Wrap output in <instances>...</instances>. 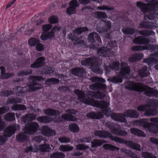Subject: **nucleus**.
<instances>
[{
	"label": "nucleus",
	"instance_id": "nucleus-1",
	"mask_svg": "<svg viewBox=\"0 0 158 158\" xmlns=\"http://www.w3.org/2000/svg\"><path fill=\"white\" fill-rule=\"evenodd\" d=\"M94 135L100 138H110L111 140L120 143H124L129 148L140 151L141 146L132 141L124 140L118 137L112 135L109 132L106 131L98 130L94 132Z\"/></svg>",
	"mask_w": 158,
	"mask_h": 158
},
{
	"label": "nucleus",
	"instance_id": "nucleus-2",
	"mask_svg": "<svg viewBox=\"0 0 158 158\" xmlns=\"http://www.w3.org/2000/svg\"><path fill=\"white\" fill-rule=\"evenodd\" d=\"M136 6L143 13L149 12L147 15L148 19L149 20H153L156 16H158V12L156 11V9L158 6V1L156 0H151L148 3L137 1Z\"/></svg>",
	"mask_w": 158,
	"mask_h": 158
},
{
	"label": "nucleus",
	"instance_id": "nucleus-3",
	"mask_svg": "<svg viewBox=\"0 0 158 158\" xmlns=\"http://www.w3.org/2000/svg\"><path fill=\"white\" fill-rule=\"evenodd\" d=\"M125 88L128 90L141 92L144 91V94L149 97L158 98V91L153 89V88L145 86L144 89L140 83H135L131 81L126 82Z\"/></svg>",
	"mask_w": 158,
	"mask_h": 158
},
{
	"label": "nucleus",
	"instance_id": "nucleus-4",
	"mask_svg": "<svg viewBox=\"0 0 158 158\" xmlns=\"http://www.w3.org/2000/svg\"><path fill=\"white\" fill-rule=\"evenodd\" d=\"M36 115L29 113L26 114L23 117V121L25 123V131L28 134H33L37 131L39 127L37 123L31 121L35 119Z\"/></svg>",
	"mask_w": 158,
	"mask_h": 158
},
{
	"label": "nucleus",
	"instance_id": "nucleus-5",
	"mask_svg": "<svg viewBox=\"0 0 158 158\" xmlns=\"http://www.w3.org/2000/svg\"><path fill=\"white\" fill-rule=\"evenodd\" d=\"M134 123L136 125L142 127L151 133H158V124L148 122L146 118L135 120L134 121Z\"/></svg>",
	"mask_w": 158,
	"mask_h": 158
},
{
	"label": "nucleus",
	"instance_id": "nucleus-6",
	"mask_svg": "<svg viewBox=\"0 0 158 158\" xmlns=\"http://www.w3.org/2000/svg\"><path fill=\"white\" fill-rule=\"evenodd\" d=\"M95 38L97 41L99 43H101L102 41L99 35L97 33L91 32L90 33L88 36V40L89 42H90L91 43L90 45H89L90 48L96 50L97 49L98 47L94 44L96 41Z\"/></svg>",
	"mask_w": 158,
	"mask_h": 158
},
{
	"label": "nucleus",
	"instance_id": "nucleus-7",
	"mask_svg": "<svg viewBox=\"0 0 158 158\" xmlns=\"http://www.w3.org/2000/svg\"><path fill=\"white\" fill-rule=\"evenodd\" d=\"M131 49L134 51L151 50L152 52H154L156 50H158V45L149 44L147 46L136 45L132 47Z\"/></svg>",
	"mask_w": 158,
	"mask_h": 158
},
{
	"label": "nucleus",
	"instance_id": "nucleus-8",
	"mask_svg": "<svg viewBox=\"0 0 158 158\" xmlns=\"http://www.w3.org/2000/svg\"><path fill=\"white\" fill-rule=\"evenodd\" d=\"M110 106L109 102L106 101L102 100L98 101L96 107L102 109L101 110L102 113L106 115L109 113L110 108H109Z\"/></svg>",
	"mask_w": 158,
	"mask_h": 158
},
{
	"label": "nucleus",
	"instance_id": "nucleus-9",
	"mask_svg": "<svg viewBox=\"0 0 158 158\" xmlns=\"http://www.w3.org/2000/svg\"><path fill=\"white\" fill-rule=\"evenodd\" d=\"M76 118L71 114H62L61 117L58 116V117L54 118V121L56 123H63L66 120L73 121L76 120Z\"/></svg>",
	"mask_w": 158,
	"mask_h": 158
},
{
	"label": "nucleus",
	"instance_id": "nucleus-10",
	"mask_svg": "<svg viewBox=\"0 0 158 158\" xmlns=\"http://www.w3.org/2000/svg\"><path fill=\"white\" fill-rule=\"evenodd\" d=\"M19 127L20 125L18 124L11 125L5 129L3 135L6 136L7 138L10 137L15 133L16 131L18 130Z\"/></svg>",
	"mask_w": 158,
	"mask_h": 158
},
{
	"label": "nucleus",
	"instance_id": "nucleus-11",
	"mask_svg": "<svg viewBox=\"0 0 158 158\" xmlns=\"http://www.w3.org/2000/svg\"><path fill=\"white\" fill-rule=\"evenodd\" d=\"M79 6L77 0H71L69 3V6L66 9V13L69 15L73 14L76 11V7Z\"/></svg>",
	"mask_w": 158,
	"mask_h": 158
},
{
	"label": "nucleus",
	"instance_id": "nucleus-12",
	"mask_svg": "<svg viewBox=\"0 0 158 158\" xmlns=\"http://www.w3.org/2000/svg\"><path fill=\"white\" fill-rule=\"evenodd\" d=\"M30 78L32 80L31 83L33 91L42 88L41 85L36 82V81H39L42 79L41 77L32 76H30Z\"/></svg>",
	"mask_w": 158,
	"mask_h": 158
},
{
	"label": "nucleus",
	"instance_id": "nucleus-13",
	"mask_svg": "<svg viewBox=\"0 0 158 158\" xmlns=\"http://www.w3.org/2000/svg\"><path fill=\"white\" fill-rule=\"evenodd\" d=\"M71 73L75 76L82 77L86 74V72L85 69L82 67H77L71 69Z\"/></svg>",
	"mask_w": 158,
	"mask_h": 158
},
{
	"label": "nucleus",
	"instance_id": "nucleus-14",
	"mask_svg": "<svg viewBox=\"0 0 158 158\" xmlns=\"http://www.w3.org/2000/svg\"><path fill=\"white\" fill-rule=\"evenodd\" d=\"M140 28L152 29L158 28V23L152 21H143L139 24Z\"/></svg>",
	"mask_w": 158,
	"mask_h": 158
},
{
	"label": "nucleus",
	"instance_id": "nucleus-15",
	"mask_svg": "<svg viewBox=\"0 0 158 158\" xmlns=\"http://www.w3.org/2000/svg\"><path fill=\"white\" fill-rule=\"evenodd\" d=\"M121 68L120 73L123 77L129 75L131 73V69L127 63L123 62L121 64Z\"/></svg>",
	"mask_w": 158,
	"mask_h": 158
},
{
	"label": "nucleus",
	"instance_id": "nucleus-16",
	"mask_svg": "<svg viewBox=\"0 0 158 158\" xmlns=\"http://www.w3.org/2000/svg\"><path fill=\"white\" fill-rule=\"evenodd\" d=\"M133 42L136 44L145 45L150 42L148 38L142 36H139L135 37L133 40Z\"/></svg>",
	"mask_w": 158,
	"mask_h": 158
},
{
	"label": "nucleus",
	"instance_id": "nucleus-17",
	"mask_svg": "<svg viewBox=\"0 0 158 158\" xmlns=\"http://www.w3.org/2000/svg\"><path fill=\"white\" fill-rule=\"evenodd\" d=\"M111 118L115 121H119L121 122H126V119L124 118V114L122 113H112L110 114Z\"/></svg>",
	"mask_w": 158,
	"mask_h": 158
},
{
	"label": "nucleus",
	"instance_id": "nucleus-18",
	"mask_svg": "<svg viewBox=\"0 0 158 158\" xmlns=\"http://www.w3.org/2000/svg\"><path fill=\"white\" fill-rule=\"evenodd\" d=\"M110 49L105 46L99 48L97 50V53L100 56L105 57L110 56Z\"/></svg>",
	"mask_w": 158,
	"mask_h": 158
},
{
	"label": "nucleus",
	"instance_id": "nucleus-19",
	"mask_svg": "<svg viewBox=\"0 0 158 158\" xmlns=\"http://www.w3.org/2000/svg\"><path fill=\"white\" fill-rule=\"evenodd\" d=\"M42 29L43 32L40 36V38L43 40H46L49 37V24L43 25Z\"/></svg>",
	"mask_w": 158,
	"mask_h": 158
},
{
	"label": "nucleus",
	"instance_id": "nucleus-20",
	"mask_svg": "<svg viewBox=\"0 0 158 158\" xmlns=\"http://www.w3.org/2000/svg\"><path fill=\"white\" fill-rule=\"evenodd\" d=\"M87 117L93 119H99L104 117V114L100 111H91L86 114Z\"/></svg>",
	"mask_w": 158,
	"mask_h": 158
},
{
	"label": "nucleus",
	"instance_id": "nucleus-21",
	"mask_svg": "<svg viewBox=\"0 0 158 158\" xmlns=\"http://www.w3.org/2000/svg\"><path fill=\"white\" fill-rule=\"evenodd\" d=\"M123 114L125 115L124 118L127 117L132 118H137L139 115V113L137 111L132 109L127 110L124 112Z\"/></svg>",
	"mask_w": 158,
	"mask_h": 158
},
{
	"label": "nucleus",
	"instance_id": "nucleus-22",
	"mask_svg": "<svg viewBox=\"0 0 158 158\" xmlns=\"http://www.w3.org/2000/svg\"><path fill=\"white\" fill-rule=\"evenodd\" d=\"M103 21L104 22L103 26L100 28H97V30L99 32L103 33L107 32L111 28L112 24L110 21L104 20Z\"/></svg>",
	"mask_w": 158,
	"mask_h": 158
},
{
	"label": "nucleus",
	"instance_id": "nucleus-23",
	"mask_svg": "<svg viewBox=\"0 0 158 158\" xmlns=\"http://www.w3.org/2000/svg\"><path fill=\"white\" fill-rule=\"evenodd\" d=\"M143 54L141 53H135L128 58V61L131 63H135L141 60L143 57Z\"/></svg>",
	"mask_w": 158,
	"mask_h": 158
},
{
	"label": "nucleus",
	"instance_id": "nucleus-24",
	"mask_svg": "<svg viewBox=\"0 0 158 158\" xmlns=\"http://www.w3.org/2000/svg\"><path fill=\"white\" fill-rule=\"evenodd\" d=\"M44 58L41 57L37 58L35 62L30 65V67L32 68H39L42 67L45 64Z\"/></svg>",
	"mask_w": 158,
	"mask_h": 158
},
{
	"label": "nucleus",
	"instance_id": "nucleus-25",
	"mask_svg": "<svg viewBox=\"0 0 158 158\" xmlns=\"http://www.w3.org/2000/svg\"><path fill=\"white\" fill-rule=\"evenodd\" d=\"M97 58L96 57H89L82 60L81 64L83 65H93L97 61Z\"/></svg>",
	"mask_w": 158,
	"mask_h": 158
},
{
	"label": "nucleus",
	"instance_id": "nucleus-26",
	"mask_svg": "<svg viewBox=\"0 0 158 158\" xmlns=\"http://www.w3.org/2000/svg\"><path fill=\"white\" fill-rule=\"evenodd\" d=\"M16 140L19 142H23L28 139V135L25 132H21L17 135Z\"/></svg>",
	"mask_w": 158,
	"mask_h": 158
},
{
	"label": "nucleus",
	"instance_id": "nucleus-27",
	"mask_svg": "<svg viewBox=\"0 0 158 158\" xmlns=\"http://www.w3.org/2000/svg\"><path fill=\"white\" fill-rule=\"evenodd\" d=\"M138 73L139 76L142 78L147 77L150 74L149 71L148 70L147 66H145L140 69Z\"/></svg>",
	"mask_w": 158,
	"mask_h": 158
},
{
	"label": "nucleus",
	"instance_id": "nucleus-28",
	"mask_svg": "<svg viewBox=\"0 0 158 158\" xmlns=\"http://www.w3.org/2000/svg\"><path fill=\"white\" fill-rule=\"evenodd\" d=\"M158 111L156 108H149L148 107L146 112L144 113L145 116H155L157 115Z\"/></svg>",
	"mask_w": 158,
	"mask_h": 158
},
{
	"label": "nucleus",
	"instance_id": "nucleus-29",
	"mask_svg": "<svg viewBox=\"0 0 158 158\" xmlns=\"http://www.w3.org/2000/svg\"><path fill=\"white\" fill-rule=\"evenodd\" d=\"M68 129L69 130L73 133H77L79 131V127L75 123H72L69 125Z\"/></svg>",
	"mask_w": 158,
	"mask_h": 158
},
{
	"label": "nucleus",
	"instance_id": "nucleus-30",
	"mask_svg": "<svg viewBox=\"0 0 158 158\" xmlns=\"http://www.w3.org/2000/svg\"><path fill=\"white\" fill-rule=\"evenodd\" d=\"M106 142L105 141L102 142L100 139H94L93 141L91 142V147L92 148H95L98 147H99L102 146L103 143Z\"/></svg>",
	"mask_w": 158,
	"mask_h": 158
},
{
	"label": "nucleus",
	"instance_id": "nucleus-31",
	"mask_svg": "<svg viewBox=\"0 0 158 158\" xmlns=\"http://www.w3.org/2000/svg\"><path fill=\"white\" fill-rule=\"evenodd\" d=\"M143 62L144 63L147 64L149 65H151L154 63H157L158 60L156 58L150 57L144 58L143 59Z\"/></svg>",
	"mask_w": 158,
	"mask_h": 158
},
{
	"label": "nucleus",
	"instance_id": "nucleus-32",
	"mask_svg": "<svg viewBox=\"0 0 158 158\" xmlns=\"http://www.w3.org/2000/svg\"><path fill=\"white\" fill-rule=\"evenodd\" d=\"M94 16L95 18L100 19L101 18L105 19L107 18V15L105 12L102 11H95L94 13Z\"/></svg>",
	"mask_w": 158,
	"mask_h": 158
},
{
	"label": "nucleus",
	"instance_id": "nucleus-33",
	"mask_svg": "<svg viewBox=\"0 0 158 158\" xmlns=\"http://www.w3.org/2000/svg\"><path fill=\"white\" fill-rule=\"evenodd\" d=\"M102 147L104 149L106 150H109L112 151L115 150L118 151L119 150V148H118L110 144H104Z\"/></svg>",
	"mask_w": 158,
	"mask_h": 158
},
{
	"label": "nucleus",
	"instance_id": "nucleus-34",
	"mask_svg": "<svg viewBox=\"0 0 158 158\" xmlns=\"http://www.w3.org/2000/svg\"><path fill=\"white\" fill-rule=\"evenodd\" d=\"M97 62V61L96 62L94 63V64L92 65V71L94 73L102 74L103 73V71L100 69L99 66Z\"/></svg>",
	"mask_w": 158,
	"mask_h": 158
},
{
	"label": "nucleus",
	"instance_id": "nucleus-35",
	"mask_svg": "<svg viewBox=\"0 0 158 158\" xmlns=\"http://www.w3.org/2000/svg\"><path fill=\"white\" fill-rule=\"evenodd\" d=\"M86 105H90L94 107H96L98 101H95L93 98L85 99L84 101Z\"/></svg>",
	"mask_w": 158,
	"mask_h": 158
},
{
	"label": "nucleus",
	"instance_id": "nucleus-36",
	"mask_svg": "<svg viewBox=\"0 0 158 158\" xmlns=\"http://www.w3.org/2000/svg\"><path fill=\"white\" fill-rule=\"evenodd\" d=\"M106 126L110 130V132L114 134L117 128L116 127L115 124L113 123L108 122L105 124Z\"/></svg>",
	"mask_w": 158,
	"mask_h": 158
},
{
	"label": "nucleus",
	"instance_id": "nucleus-37",
	"mask_svg": "<svg viewBox=\"0 0 158 158\" xmlns=\"http://www.w3.org/2000/svg\"><path fill=\"white\" fill-rule=\"evenodd\" d=\"M139 33L140 35L145 36H149L153 35L155 34V32L151 30H143L141 31H139Z\"/></svg>",
	"mask_w": 158,
	"mask_h": 158
},
{
	"label": "nucleus",
	"instance_id": "nucleus-38",
	"mask_svg": "<svg viewBox=\"0 0 158 158\" xmlns=\"http://www.w3.org/2000/svg\"><path fill=\"white\" fill-rule=\"evenodd\" d=\"M122 31L124 34L127 35H132L135 32V28L129 27L123 28Z\"/></svg>",
	"mask_w": 158,
	"mask_h": 158
},
{
	"label": "nucleus",
	"instance_id": "nucleus-39",
	"mask_svg": "<svg viewBox=\"0 0 158 158\" xmlns=\"http://www.w3.org/2000/svg\"><path fill=\"white\" fill-rule=\"evenodd\" d=\"M73 149V146H70L69 144L61 145L59 147L60 150L63 152L70 151L72 150Z\"/></svg>",
	"mask_w": 158,
	"mask_h": 158
},
{
	"label": "nucleus",
	"instance_id": "nucleus-40",
	"mask_svg": "<svg viewBox=\"0 0 158 158\" xmlns=\"http://www.w3.org/2000/svg\"><path fill=\"white\" fill-rule=\"evenodd\" d=\"M120 63L119 61H115L109 64V67L112 70H118L120 68Z\"/></svg>",
	"mask_w": 158,
	"mask_h": 158
},
{
	"label": "nucleus",
	"instance_id": "nucleus-41",
	"mask_svg": "<svg viewBox=\"0 0 158 158\" xmlns=\"http://www.w3.org/2000/svg\"><path fill=\"white\" fill-rule=\"evenodd\" d=\"M90 93L92 94V95L93 97H96L97 98L99 99H102L105 96V95L102 92L97 91H90Z\"/></svg>",
	"mask_w": 158,
	"mask_h": 158
},
{
	"label": "nucleus",
	"instance_id": "nucleus-42",
	"mask_svg": "<svg viewBox=\"0 0 158 158\" xmlns=\"http://www.w3.org/2000/svg\"><path fill=\"white\" fill-rule=\"evenodd\" d=\"M107 80L113 83H122L123 81V79L121 77L118 75L116 76H114Z\"/></svg>",
	"mask_w": 158,
	"mask_h": 158
},
{
	"label": "nucleus",
	"instance_id": "nucleus-43",
	"mask_svg": "<svg viewBox=\"0 0 158 158\" xmlns=\"http://www.w3.org/2000/svg\"><path fill=\"white\" fill-rule=\"evenodd\" d=\"M65 154L61 152H56L50 155V158H64Z\"/></svg>",
	"mask_w": 158,
	"mask_h": 158
},
{
	"label": "nucleus",
	"instance_id": "nucleus-44",
	"mask_svg": "<svg viewBox=\"0 0 158 158\" xmlns=\"http://www.w3.org/2000/svg\"><path fill=\"white\" fill-rule=\"evenodd\" d=\"M116 130V132L114 134L115 135L120 136H125L128 134L127 131L122 129L117 128Z\"/></svg>",
	"mask_w": 158,
	"mask_h": 158
},
{
	"label": "nucleus",
	"instance_id": "nucleus-45",
	"mask_svg": "<svg viewBox=\"0 0 158 158\" xmlns=\"http://www.w3.org/2000/svg\"><path fill=\"white\" fill-rule=\"evenodd\" d=\"M37 120L40 123H47L49 122V117L47 116H39L37 118Z\"/></svg>",
	"mask_w": 158,
	"mask_h": 158
},
{
	"label": "nucleus",
	"instance_id": "nucleus-46",
	"mask_svg": "<svg viewBox=\"0 0 158 158\" xmlns=\"http://www.w3.org/2000/svg\"><path fill=\"white\" fill-rule=\"evenodd\" d=\"M88 28L86 27H77L73 31V33L79 34L81 33L87 31Z\"/></svg>",
	"mask_w": 158,
	"mask_h": 158
},
{
	"label": "nucleus",
	"instance_id": "nucleus-47",
	"mask_svg": "<svg viewBox=\"0 0 158 158\" xmlns=\"http://www.w3.org/2000/svg\"><path fill=\"white\" fill-rule=\"evenodd\" d=\"M11 109L14 110H23L26 109V106L23 105L14 104L11 107Z\"/></svg>",
	"mask_w": 158,
	"mask_h": 158
},
{
	"label": "nucleus",
	"instance_id": "nucleus-48",
	"mask_svg": "<svg viewBox=\"0 0 158 158\" xmlns=\"http://www.w3.org/2000/svg\"><path fill=\"white\" fill-rule=\"evenodd\" d=\"M59 21V18L57 16L53 15L50 16V29L52 27L51 24L57 23Z\"/></svg>",
	"mask_w": 158,
	"mask_h": 158
},
{
	"label": "nucleus",
	"instance_id": "nucleus-49",
	"mask_svg": "<svg viewBox=\"0 0 158 158\" xmlns=\"http://www.w3.org/2000/svg\"><path fill=\"white\" fill-rule=\"evenodd\" d=\"M141 155L143 158H157L154 155L148 152H142Z\"/></svg>",
	"mask_w": 158,
	"mask_h": 158
},
{
	"label": "nucleus",
	"instance_id": "nucleus-50",
	"mask_svg": "<svg viewBox=\"0 0 158 158\" xmlns=\"http://www.w3.org/2000/svg\"><path fill=\"white\" fill-rule=\"evenodd\" d=\"M89 80L95 83L96 82H104L106 81V80L104 79L96 76L91 77Z\"/></svg>",
	"mask_w": 158,
	"mask_h": 158
},
{
	"label": "nucleus",
	"instance_id": "nucleus-51",
	"mask_svg": "<svg viewBox=\"0 0 158 158\" xmlns=\"http://www.w3.org/2000/svg\"><path fill=\"white\" fill-rule=\"evenodd\" d=\"M123 152L125 154L130 156L131 158H139L136 154L130 150L125 149Z\"/></svg>",
	"mask_w": 158,
	"mask_h": 158
},
{
	"label": "nucleus",
	"instance_id": "nucleus-52",
	"mask_svg": "<svg viewBox=\"0 0 158 158\" xmlns=\"http://www.w3.org/2000/svg\"><path fill=\"white\" fill-rule=\"evenodd\" d=\"M23 87L18 86L17 87L13 89V93H15L17 95H21L25 90H23Z\"/></svg>",
	"mask_w": 158,
	"mask_h": 158
},
{
	"label": "nucleus",
	"instance_id": "nucleus-53",
	"mask_svg": "<svg viewBox=\"0 0 158 158\" xmlns=\"http://www.w3.org/2000/svg\"><path fill=\"white\" fill-rule=\"evenodd\" d=\"M5 119L8 121H12L15 119V114L10 113L7 114L5 116Z\"/></svg>",
	"mask_w": 158,
	"mask_h": 158
},
{
	"label": "nucleus",
	"instance_id": "nucleus-54",
	"mask_svg": "<svg viewBox=\"0 0 158 158\" xmlns=\"http://www.w3.org/2000/svg\"><path fill=\"white\" fill-rule=\"evenodd\" d=\"M49 147V146L48 144H43L39 145L38 148L40 151L44 152L48 151Z\"/></svg>",
	"mask_w": 158,
	"mask_h": 158
},
{
	"label": "nucleus",
	"instance_id": "nucleus-55",
	"mask_svg": "<svg viewBox=\"0 0 158 158\" xmlns=\"http://www.w3.org/2000/svg\"><path fill=\"white\" fill-rule=\"evenodd\" d=\"M58 141L61 143H68L70 142L71 139L67 136L60 137L58 139Z\"/></svg>",
	"mask_w": 158,
	"mask_h": 158
},
{
	"label": "nucleus",
	"instance_id": "nucleus-56",
	"mask_svg": "<svg viewBox=\"0 0 158 158\" xmlns=\"http://www.w3.org/2000/svg\"><path fill=\"white\" fill-rule=\"evenodd\" d=\"M61 27L60 26H55L53 27L50 31V39L52 38V35H54L55 33L59 31Z\"/></svg>",
	"mask_w": 158,
	"mask_h": 158
},
{
	"label": "nucleus",
	"instance_id": "nucleus-57",
	"mask_svg": "<svg viewBox=\"0 0 158 158\" xmlns=\"http://www.w3.org/2000/svg\"><path fill=\"white\" fill-rule=\"evenodd\" d=\"M76 149L79 150H85L89 148V147L84 144H78L76 145Z\"/></svg>",
	"mask_w": 158,
	"mask_h": 158
},
{
	"label": "nucleus",
	"instance_id": "nucleus-58",
	"mask_svg": "<svg viewBox=\"0 0 158 158\" xmlns=\"http://www.w3.org/2000/svg\"><path fill=\"white\" fill-rule=\"evenodd\" d=\"M148 106H149L147 104L140 105L137 107V110L139 111H144L145 112Z\"/></svg>",
	"mask_w": 158,
	"mask_h": 158
},
{
	"label": "nucleus",
	"instance_id": "nucleus-59",
	"mask_svg": "<svg viewBox=\"0 0 158 158\" xmlns=\"http://www.w3.org/2000/svg\"><path fill=\"white\" fill-rule=\"evenodd\" d=\"M15 75V74L14 73H6L5 72L2 75H1V78L3 79H7L14 76Z\"/></svg>",
	"mask_w": 158,
	"mask_h": 158
},
{
	"label": "nucleus",
	"instance_id": "nucleus-60",
	"mask_svg": "<svg viewBox=\"0 0 158 158\" xmlns=\"http://www.w3.org/2000/svg\"><path fill=\"white\" fill-rule=\"evenodd\" d=\"M97 9L100 10H114V8L113 6H110L109 7L107 6H98L97 7Z\"/></svg>",
	"mask_w": 158,
	"mask_h": 158
},
{
	"label": "nucleus",
	"instance_id": "nucleus-61",
	"mask_svg": "<svg viewBox=\"0 0 158 158\" xmlns=\"http://www.w3.org/2000/svg\"><path fill=\"white\" fill-rule=\"evenodd\" d=\"M39 42V40L33 38H31L29 40L28 44L31 46L35 45L36 46Z\"/></svg>",
	"mask_w": 158,
	"mask_h": 158
},
{
	"label": "nucleus",
	"instance_id": "nucleus-62",
	"mask_svg": "<svg viewBox=\"0 0 158 158\" xmlns=\"http://www.w3.org/2000/svg\"><path fill=\"white\" fill-rule=\"evenodd\" d=\"M149 103L152 107L158 108V100L151 99Z\"/></svg>",
	"mask_w": 158,
	"mask_h": 158
},
{
	"label": "nucleus",
	"instance_id": "nucleus-63",
	"mask_svg": "<svg viewBox=\"0 0 158 158\" xmlns=\"http://www.w3.org/2000/svg\"><path fill=\"white\" fill-rule=\"evenodd\" d=\"M74 93L75 94L77 95L79 98L82 99L84 97V93L82 91H80L79 89H76L74 90Z\"/></svg>",
	"mask_w": 158,
	"mask_h": 158
},
{
	"label": "nucleus",
	"instance_id": "nucleus-64",
	"mask_svg": "<svg viewBox=\"0 0 158 158\" xmlns=\"http://www.w3.org/2000/svg\"><path fill=\"white\" fill-rule=\"evenodd\" d=\"M42 133L44 135L49 137V128L46 126L44 127Z\"/></svg>",
	"mask_w": 158,
	"mask_h": 158
}]
</instances>
